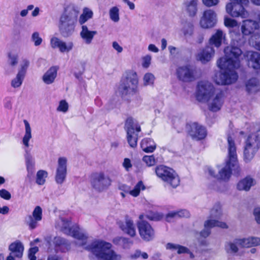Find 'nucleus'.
Segmentation results:
<instances>
[{"mask_svg": "<svg viewBox=\"0 0 260 260\" xmlns=\"http://www.w3.org/2000/svg\"><path fill=\"white\" fill-rule=\"evenodd\" d=\"M253 182V179L249 176H247L239 181L237 185V188L239 190L248 191L254 185Z\"/></svg>", "mask_w": 260, "mask_h": 260, "instance_id": "obj_33", "label": "nucleus"}, {"mask_svg": "<svg viewBox=\"0 0 260 260\" xmlns=\"http://www.w3.org/2000/svg\"><path fill=\"white\" fill-rule=\"evenodd\" d=\"M47 176L48 173L47 171L43 170L38 171L36 175V183L41 185L44 184L46 181L45 178Z\"/></svg>", "mask_w": 260, "mask_h": 260, "instance_id": "obj_43", "label": "nucleus"}, {"mask_svg": "<svg viewBox=\"0 0 260 260\" xmlns=\"http://www.w3.org/2000/svg\"><path fill=\"white\" fill-rule=\"evenodd\" d=\"M224 57L220 58L217 61L219 68H239L240 67V58L243 55L241 49L234 45H231L224 49Z\"/></svg>", "mask_w": 260, "mask_h": 260, "instance_id": "obj_4", "label": "nucleus"}, {"mask_svg": "<svg viewBox=\"0 0 260 260\" xmlns=\"http://www.w3.org/2000/svg\"><path fill=\"white\" fill-rule=\"evenodd\" d=\"M96 34H97L96 31L89 30L86 25L82 26V30L80 35L87 44L91 43L94 36Z\"/></svg>", "mask_w": 260, "mask_h": 260, "instance_id": "obj_34", "label": "nucleus"}, {"mask_svg": "<svg viewBox=\"0 0 260 260\" xmlns=\"http://www.w3.org/2000/svg\"><path fill=\"white\" fill-rule=\"evenodd\" d=\"M214 92L213 85L206 81H200L198 83L196 91L197 100L200 102H208Z\"/></svg>", "mask_w": 260, "mask_h": 260, "instance_id": "obj_11", "label": "nucleus"}, {"mask_svg": "<svg viewBox=\"0 0 260 260\" xmlns=\"http://www.w3.org/2000/svg\"><path fill=\"white\" fill-rule=\"evenodd\" d=\"M246 91L248 94L255 93L259 91V82L256 78H251L245 84Z\"/></svg>", "mask_w": 260, "mask_h": 260, "instance_id": "obj_30", "label": "nucleus"}, {"mask_svg": "<svg viewBox=\"0 0 260 260\" xmlns=\"http://www.w3.org/2000/svg\"><path fill=\"white\" fill-rule=\"evenodd\" d=\"M156 175L173 188H176L180 184V178L172 168L160 165L155 168Z\"/></svg>", "mask_w": 260, "mask_h": 260, "instance_id": "obj_7", "label": "nucleus"}, {"mask_svg": "<svg viewBox=\"0 0 260 260\" xmlns=\"http://www.w3.org/2000/svg\"><path fill=\"white\" fill-rule=\"evenodd\" d=\"M166 247L167 249L172 250H177L178 254H182V253H187V252H189V249L183 246L173 244L172 243H168Z\"/></svg>", "mask_w": 260, "mask_h": 260, "instance_id": "obj_37", "label": "nucleus"}, {"mask_svg": "<svg viewBox=\"0 0 260 260\" xmlns=\"http://www.w3.org/2000/svg\"><path fill=\"white\" fill-rule=\"evenodd\" d=\"M9 64L12 66H15L18 63V56L17 54H12L11 52L8 53Z\"/></svg>", "mask_w": 260, "mask_h": 260, "instance_id": "obj_51", "label": "nucleus"}, {"mask_svg": "<svg viewBox=\"0 0 260 260\" xmlns=\"http://www.w3.org/2000/svg\"><path fill=\"white\" fill-rule=\"evenodd\" d=\"M193 31V25L191 22H187L184 26V34L191 35Z\"/></svg>", "mask_w": 260, "mask_h": 260, "instance_id": "obj_57", "label": "nucleus"}, {"mask_svg": "<svg viewBox=\"0 0 260 260\" xmlns=\"http://www.w3.org/2000/svg\"><path fill=\"white\" fill-rule=\"evenodd\" d=\"M50 44L53 48H58L61 52H69L73 47V43L69 42L68 45L57 37H53L50 40Z\"/></svg>", "mask_w": 260, "mask_h": 260, "instance_id": "obj_24", "label": "nucleus"}, {"mask_svg": "<svg viewBox=\"0 0 260 260\" xmlns=\"http://www.w3.org/2000/svg\"><path fill=\"white\" fill-rule=\"evenodd\" d=\"M125 76L122 78L118 90L122 98L133 94L136 91L138 84V76L136 72L129 70L125 73Z\"/></svg>", "mask_w": 260, "mask_h": 260, "instance_id": "obj_6", "label": "nucleus"}, {"mask_svg": "<svg viewBox=\"0 0 260 260\" xmlns=\"http://www.w3.org/2000/svg\"><path fill=\"white\" fill-rule=\"evenodd\" d=\"M186 129L193 139L201 140L204 139L207 136L206 128L197 122L186 124Z\"/></svg>", "mask_w": 260, "mask_h": 260, "instance_id": "obj_15", "label": "nucleus"}, {"mask_svg": "<svg viewBox=\"0 0 260 260\" xmlns=\"http://www.w3.org/2000/svg\"><path fill=\"white\" fill-rule=\"evenodd\" d=\"M214 54V50L212 46H207L200 53H198L197 59L203 63L209 61Z\"/></svg>", "mask_w": 260, "mask_h": 260, "instance_id": "obj_28", "label": "nucleus"}, {"mask_svg": "<svg viewBox=\"0 0 260 260\" xmlns=\"http://www.w3.org/2000/svg\"><path fill=\"white\" fill-rule=\"evenodd\" d=\"M45 241L48 248L53 247L56 253L66 252L71 248V243L69 240L60 236H56L52 238L51 236H48L45 238Z\"/></svg>", "mask_w": 260, "mask_h": 260, "instance_id": "obj_9", "label": "nucleus"}, {"mask_svg": "<svg viewBox=\"0 0 260 260\" xmlns=\"http://www.w3.org/2000/svg\"><path fill=\"white\" fill-rule=\"evenodd\" d=\"M110 17L114 22H118L119 20V9L116 7H112L109 11Z\"/></svg>", "mask_w": 260, "mask_h": 260, "instance_id": "obj_49", "label": "nucleus"}, {"mask_svg": "<svg viewBox=\"0 0 260 260\" xmlns=\"http://www.w3.org/2000/svg\"><path fill=\"white\" fill-rule=\"evenodd\" d=\"M223 32L222 30L218 29L210 39L209 44L211 46L214 45L216 47H219L221 44Z\"/></svg>", "mask_w": 260, "mask_h": 260, "instance_id": "obj_36", "label": "nucleus"}, {"mask_svg": "<svg viewBox=\"0 0 260 260\" xmlns=\"http://www.w3.org/2000/svg\"><path fill=\"white\" fill-rule=\"evenodd\" d=\"M4 107L5 108L8 109V110H12V98L11 96H7L6 97L4 101Z\"/></svg>", "mask_w": 260, "mask_h": 260, "instance_id": "obj_55", "label": "nucleus"}, {"mask_svg": "<svg viewBox=\"0 0 260 260\" xmlns=\"http://www.w3.org/2000/svg\"><path fill=\"white\" fill-rule=\"evenodd\" d=\"M216 23V14L215 12L211 9L205 11L200 20L201 26L204 28H211L215 26Z\"/></svg>", "mask_w": 260, "mask_h": 260, "instance_id": "obj_17", "label": "nucleus"}, {"mask_svg": "<svg viewBox=\"0 0 260 260\" xmlns=\"http://www.w3.org/2000/svg\"><path fill=\"white\" fill-rule=\"evenodd\" d=\"M0 197L6 200H9L11 198V194L7 190L2 189H0Z\"/></svg>", "mask_w": 260, "mask_h": 260, "instance_id": "obj_58", "label": "nucleus"}, {"mask_svg": "<svg viewBox=\"0 0 260 260\" xmlns=\"http://www.w3.org/2000/svg\"><path fill=\"white\" fill-rule=\"evenodd\" d=\"M119 228L125 233L134 237L136 235V231L134 225L133 221L126 219L125 222L119 221L118 222Z\"/></svg>", "mask_w": 260, "mask_h": 260, "instance_id": "obj_27", "label": "nucleus"}, {"mask_svg": "<svg viewBox=\"0 0 260 260\" xmlns=\"http://www.w3.org/2000/svg\"><path fill=\"white\" fill-rule=\"evenodd\" d=\"M177 217L176 211H171L169 212L166 216V220L167 222H171V219Z\"/></svg>", "mask_w": 260, "mask_h": 260, "instance_id": "obj_63", "label": "nucleus"}, {"mask_svg": "<svg viewBox=\"0 0 260 260\" xmlns=\"http://www.w3.org/2000/svg\"><path fill=\"white\" fill-rule=\"evenodd\" d=\"M143 161L145 162L147 165L149 167L154 165L156 163V161L154 156L152 155L148 156L145 155L143 157Z\"/></svg>", "mask_w": 260, "mask_h": 260, "instance_id": "obj_52", "label": "nucleus"}, {"mask_svg": "<svg viewBox=\"0 0 260 260\" xmlns=\"http://www.w3.org/2000/svg\"><path fill=\"white\" fill-rule=\"evenodd\" d=\"M224 93L222 91L217 93L212 103L209 105L210 111L216 112L220 110L223 103Z\"/></svg>", "mask_w": 260, "mask_h": 260, "instance_id": "obj_26", "label": "nucleus"}, {"mask_svg": "<svg viewBox=\"0 0 260 260\" xmlns=\"http://www.w3.org/2000/svg\"><path fill=\"white\" fill-rule=\"evenodd\" d=\"M224 23L225 26L230 28L229 31L233 37L241 36L239 26L236 20L229 17H225Z\"/></svg>", "mask_w": 260, "mask_h": 260, "instance_id": "obj_25", "label": "nucleus"}, {"mask_svg": "<svg viewBox=\"0 0 260 260\" xmlns=\"http://www.w3.org/2000/svg\"><path fill=\"white\" fill-rule=\"evenodd\" d=\"M244 58L248 61V65L254 69H260V53L251 51L243 54Z\"/></svg>", "mask_w": 260, "mask_h": 260, "instance_id": "obj_21", "label": "nucleus"}, {"mask_svg": "<svg viewBox=\"0 0 260 260\" xmlns=\"http://www.w3.org/2000/svg\"><path fill=\"white\" fill-rule=\"evenodd\" d=\"M42 209L41 207L37 206L32 212V215H29L26 220L27 224L30 230L36 229L38 225V221L42 220Z\"/></svg>", "mask_w": 260, "mask_h": 260, "instance_id": "obj_22", "label": "nucleus"}, {"mask_svg": "<svg viewBox=\"0 0 260 260\" xmlns=\"http://www.w3.org/2000/svg\"><path fill=\"white\" fill-rule=\"evenodd\" d=\"M58 70V67L57 66L50 67L43 76L42 80L46 84H51L54 82L57 76Z\"/></svg>", "mask_w": 260, "mask_h": 260, "instance_id": "obj_29", "label": "nucleus"}, {"mask_svg": "<svg viewBox=\"0 0 260 260\" xmlns=\"http://www.w3.org/2000/svg\"><path fill=\"white\" fill-rule=\"evenodd\" d=\"M112 180L103 172L92 173L90 183L93 189L98 192L107 190L111 185Z\"/></svg>", "mask_w": 260, "mask_h": 260, "instance_id": "obj_8", "label": "nucleus"}, {"mask_svg": "<svg viewBox=\"0 0 260 260\" xmlns=\"http://www.w3.org/2000/svg\"><path fill=\"white\" fill-rule=\"evenodd\" d=\"M39 251V248L37 246L31 247L28 250V257H31V256L36 257L35 254Z\"/></svg>", "mask_w": 260, "mask_h": 260, "instance_id": "obj_64", "label": "nucleus"}, {"mask_svg": "<svg viewBox=\"0 0 260 260\" xmlns=\"http://www.w3.org/2000/svg\"><path fill=\"white\" fill-rule=\"evenodd\" d=\"M62 226L61 231L64 234L71 236L78 240H86L87 237L83 233L80 232L79 226L75 224H72V221L70 219L62 218Z\"/></svg>", "mask_w": 260, "mask_h": 260, "instance_id": "obj_10", "label": "nucleus"}, {"mask_svg": "<svg viewBox=\"0 0 260 260\" xmlns=\"http://www.w3.org/2000/svg\"><path fill=\"white\" fill-rule=\"evenodd\" d=\"M155 80L154 76L150 73H147L145 74L143 77L144 84L145 86L153 85Z\"/></svg>", "mask_w": 260, "mask_h": 260, "instance_id": "obj_50", "label": "nucleus"}, {"mask_svg": "<svg viewBox=\"0 0 260 260\" xmlns=\"http://www.w3.org/2000/svg\"><path fill=\"white\" fill-rule=\"evenodd\" d=\"M151 60V56L147 55L143 58L142 66L145 68H147L150 64Z\"/></svg>", "mask_w": 260, "mask_h": 260, "instance_id": "obj_62", "label": "nucleus"}, {"mask_svg": "<svg viewBox=\"0 0 260 260\" xmlns=\"http://www.w3.org/2000/svg\"><path fill=\"white\" fill-rule=\"evenodd\" d=\"M226 11L233 17L246 18L248 16V13L244 7L239 4H235L233 2L226 5Z\"/></svg>", "mask_w": 260, "mask_h": 260, "instance_id": "obj_19", "label": "nucleus"}, {"mask_svg": "<svg viewBox=\"0 0 260 260\" xmlns=\"http://www.w3.org/2000/svg\"><path fill=\"white\" fill-rule=\"evenodd\" d=\"M196 69L190 64L180 66L176 69L177 78L184 82H189L195 80Z\"/></svg>", "mask_w": 260, "mask_h": 260, "instance_id": "obj_12", "label": "nucleus"}, {"mask_svg": "<svg viewBox=\"0 0 260 260\" xmlns=\"http://www.w3.org/2000/svg\"><path fill=\"white\" fill-rule=\"evenodd\" d=\"M93 16V12L88 8H85L83 10V13L80 15L79 19V23L82 25L88 19L91 18Z\"/></svg>", "mask_w": 260, "mask_h": 260, "instance_id": "obj_41", "label": "nucleus"}, {"mask_svg": "<svg viewBox=\"0 0 260 260\" xmlns=\"http://www.w3.org/2000/svg\"><path fill=\"white\" fill-rule=\"evenodd\" d=\"M215 226L220 227L222 229L228 228V226L225 222L215 219L207 220L204 223L205 228L201 231L200 236L204 238H207L211 234L210 229Z\"/></svg>", "mask_w": 260, "mask_h": 260, "instance_id": "obj_20", "label": "nucleus"}, {"mask_svg": "<svg viewBox=\"0 0 260 260\" xmlns=\"http://www.w3.org/2000/svg\"><path fill=\"white\" fill-rule=\"evenodd\" d=\"M67 174V159L64 157H59L56 169L55 180L56 183L62 184L65 181Z\"/></svg>", "mask_w": 260, "mask_h": 260, "instance_id": "obj_16", "label": "nucleus"}, {"mask_svg": "<svg viewBox=\"0 0 260 260\" xmlns=\"http://www.w3.org/2000/svg\"><path fill=\"white\" fill-rule=\"evenodd\" d=\"M253 214L256 223L260 224V207L254 208L253 211Z\"/></svg>", "mask_w": 260, "mask_h": 260, "instance_id": "obj_60", "label": "nucleus"}, {"mask_svg": "<svg viewBox=\"0 0 260 260\" xmlns=\"http://www.w3.org/2000/svg\"><path fill=\"white\" fill-rule=\"evenodd\" d=\"M229 159L226 161L225 166L219 171L216 178L218 180L228 181L232 173L239 175L240 168L237 159L236 147L234 140L231 136L228 137Z\"/></svg>", "mask_w": 260, "mask_h": 260, "instance_id": "obj_1", "label": "nucleus"}, {"mask_svg": "<svg viewBox=\"0 0 260 260\" xmlns=\"http://www.w3.org/2000/svg\"><path fill=\"white\" fill-rule=\"evenodd\" d=\"M237 239L234 240V243L229 242L225 243V249L227 253H235L238 251L239 249L237 246V244L239 245H240L236 242Z\"/></svg>", "mask_w": 260, "mask_h": 260, "instance_id": "obj_46", "label": "nucleus"}, {"mask_svg": "<svg viewBox=\"0 0 260 260\" xmlns=\"http://www.w3.org/2000/svg\"><path fill=\"white\" fill-rule=\"evenodd\" d=\"M259 26V23L255 21L249 19L244 20L241 28L242 34L243 36H249L258 29Z\"/></svg>", "mask_w": 260, "mask_h": 260, "instance_id": "obj_23", "label": "nucleus"}, {"mask_svg": "<svg viewBox=\"0 0 260 260\" xmlns=\"http://www.w3.org/2000/svg\"><path fill=\"white\" fill-rule=\"evenodd\" d=\"M219 2V0H202L203 4L207 7L216 6Z\"/></svg>", "mask_w": 260, "mask_h": 260, "instance_id": "obj_59", "label": "nucleus"}, {"mask_svg": "<svg viewBox=\"0 0 260 260\" xmlns=\"http://www.w3.org/2000/svg\"><path fill=\"white\" fill-rule=\"evenodd\" d=\"M127 134V140L129 146L132 148H135L137 145L138 134Z\"/></svg>", "mask_w": 260, "mask_h": 260, "instance_id": "obj_48", "label": "nucleus"}, {"mask_svg": "<svg viewBox=\"0 0 260 260\" xmlns=\"http://www.w3.org/2000/svg\"><path fill=\"white\" fill-rule=\"evenodd\" d=\"M29 65V61L27 59H24L22 60V64L21 65V68L18 73L25 75L27 69Z\"/></svg>", "mask_w": 260, "mask_h": 260, "instance_id": "obj_54", "label": "nucleus"}, {"mask_svg": "<svg viewBox=\"0 0 260 260\" xmlns=\"http://www.w3.org/2000/svg\"><path fill=\"white\" fill-rule=\"evenodd\" d=\"M25 152L24 158L27 170V175L25 179V182L31 183L35 179V161L29 150L26 149Z\"/></svg>", "mask_w": 260, "mask_h": 260, "instance_id": "obj_14", "label": "nucleus"}, {"mask_svg": "<svg viewBox=\"0 0 260 260\" xmlns=\"http://www.w3.org/2000/svg\"><path fill=\"white\" fill-rule=\"evenodd\" d=\"M145 216L148 220L155 221L161 220L164 217L162 213L152 210L147 211Z\"/></svg>", "mask_w": 260, "mask_h": 260, "instance_id": "obj_40", "label": "nucleus"}, {"mask_svg": "<svg viewBox=\"0 0 260 260\" xmlns=\"http://www.w3.org/2000/svg\"><path fill=\"white\" fill-rule=\"evenodd\" d=\"M222 215L221 208L219 203H216L210 211V217L211 219L217 220L219 219Z\"/></svg>", "mask_w": 260, "mask_h": 260, "instance_id": "obj_38", "label": "nucleus"}, {"mask_svg": "<svg viewBox=\"0 0 260 260\" xmlns=\"http://www.w3.org/2000/svg\"><path fill=\"white\" fill-rule=\"evenodd\" d=\"M146 189L145 186L142 181H139L135 186L133 189L131 190L129 194L133 197H138L140 192L141 190H144Z\"/></svg>", "mask_w": 260, "mask_h": 260, "instance_id": "obj_44", "label": "nucleus"}, {"mask_svg": "<svg viewBox=\"0 0 260 260\" xmlns=\"http://www.w3.org/2000/svg\"><path fill=\"white\" fill-rule=\"evenodd\" d=\"M78 14L79 11L74 7L65 9L58 23L59 31L63 37L68 38L73 34Z\"/></svg>", "mask_w": 260, "mask_h": 260, "instance_id": "obj_2", "label": "nucleus"}, {"mask_svg": "<svg viewBox=\"0 0 260 260\" xmlns=\"http://www.w3.org/2000/svg\"><path fill=\"white\" fill-rule=\"evenodd\" d=\"M31 41L34 42L36 46L40 45L42 42V39L40 37L38 32H35L31 36Z\"/></svg>", "mask_w": 260, "mask_h": 260, "instance_id": "obj_53", "label": "nucleus"}, {"mask_svg": "<svg viewBox=\"0 0 260 260\" xmlns=\"http://www.w3.org/2000/svg\"><path fill=\"white\" fill-rule=\"evenodd\" d=\"M256 131L249 134L245 142L244 149V160L248 163L253 158L260 148V124H257Z\"/></svg>", "mask_w": 260, "mask_h": 260, "instance_id": "obj_5", "label": "nucleus"}, {"mask_svg": "<svg viewBox=\"0 0 260 260\" xmlns=\"http://www.w3.org/2000/svg\"><path fill=\"white\" fill-rule=\"evenodd\" d=\"M136 124L134 119L132 117H128L125 122L124 128L126 131V133L134 134Z\"/></svg>", "mask_w": 260, "mask_h": 260, "instance_id": "obj_42", "label": "nucleus"}, {"mask_svg": "<svg viewBox=\"0 0 260 260\" xmlns=\"http://www.w3.org/2000/svg\"><path fill=\"white\" fill-rule=\"evenodd\" d=\"M69 105L68 103L65 100H61L59 102L58 107L57 110L63 112H66L68 110Z\"/></svg>", "mask_w": 260, "mask_h": 260, "instance_id": "obj_56", "label": "nucleus"}, {"mask_svg": "<svg viewBox=\"0 0 260 260\" xmlns=\"http://www.w3.org/2000/svg\"><path fill=\"white\" fill-rule=\"evenodd\" d=\"M236 242L243 247H253L260 245V238L250 237L248 238L237 239Z\"/></svg>", "mask_w": 260, "mask_h": 260, "instance_id": "obj_31", "label": "nucleus"}, {"mask_svg": "<svg viewBox=\"0 0 260 260\" xmlns=\"http://www.w3.org/2000/svg\"><path fill=\"white\" fill-rule=\"evenodd\" d=\"M141 147L146 153L153 152L156 149V144L151 138H145L141 142Z\"/></svg>", "mask_w": 260, "mask_h": 260, "instance_id": "obj_32", "label": "nucleus"}, {"mask_svg": "<svg viewBox=\"0 0 260 260\" xmlns=\"http://www.w3.org/2000/svg\"><path fill=\"white\" fill-rule=\"evenodd\" d=\"M112 247L110 243L103 240H95L84 247L86 250L90 251L99 259L119 260L118 255L112 250H109Z\"/></svg>", "mask_w": 260, "mask_h": 260, "instance_id": "obj_3", "label": "nucleus"}, {"mask_svg": "<svg viewBox=\"0 0 260 260\" xmlns=\"http://www.w3.org/2000/svg\"><path fill=\"white\" fill-rule=\"evenodd\" d=\"M137 228L141 239L145 242L153 240L155 237V231L152 226L145 220L137 222Z\"/></svg>", "mask_w": 260, "mask_h": 260, "instance_id": "obj_13", "label": "nucleus"}, {"mask_svg": "<svg viewBox=\"0 0 260 260\" xmlns=\"http://www.w3.org/2000/svg\"><path fill=\"white\" fill-rule=\"evenodd\" d=\"M176 212L177 214V217L187 218L190 216V213L189 211L186 209H181Z\"/></svg>", "mask_w": 260, "mask_h": 260, "instance_id": "obj_61", "label": "nucleus"}, {"mask_svg": "<svg viewBox=\"0 0 260 260\" xmlns=\"http://www.w3.org/2000/svg\"><path fill=\"white\" fill-rule=\"evenodd\" d=\"M236 68H224L220 69L224 70L223 72L220 74V79L222 85H229L235 83L238 79V76L234 70Z\"/></svg>", "mask_w": 260, "mask_h": 260, "instance_id": "obj_18", "label": "nucleus"}, {"mask_svg": "<svg viewBox=\"0 0 260 260\" xmlns=\"http://www.w3.org/2000/svg\"><path fill=\"white\" fill-rule=\"evenodd\" d=\"M197 2L198 0H190L189 4L187 5V12L191 17L194 16L197 13Z\"/></svg>", "mask_w": 260, "mask_h": 260, "instance_id": "obj_45", "label": "nucleus"}, {"mask_svg": "<svg viewBox=\"0 0 260 260\" xmlns=\"http://www.w3.org/2000/svg\"><path fill=\"white\" fill-rule=\"evenodd\" d=\"M24 123L25 128V133L23 138V143L26 147L29 146V141L31 138V128L28 122L26 120H24Z\"/></svg>", "mask_w": 260, "mask_h": 260, "instance_id": "obj_39", "label": "nucleus"}, {"mask_svg": "<svg viewBox=\"0 0 260 260\" xmlns=\"http://www.w3.org/2000/svg\"><path fill=\"white\" fill-rule=\"evenodd\" d=\"M9 250L12 252L16 253L15 256L21 258L23 255L24 246L22 243L19 241H16L12 243L9 246Z\"/></svg>", "mask_w": 260, "mask_h": 260, "instance_id": "obj_35", "label": "nucleus"}, {"mask_svg": "<svg viewBox=\"0 0 260 260\" xmlns=\"http://www.w3.org/2000/svg\"><path fill=\"white\" fill-rule=\"evenodd\" d=\"M24 77V75L18 72L16 77L11 81V86L14 88L20 87L22 85Z\"/></svg>", "mask_w": 260, "mask_h": 260, "instance_id": "obj_47", "label": "nucleus"}]
</instances>
